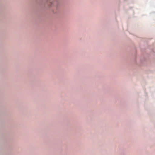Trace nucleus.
<instances>
[{
	"label": "nucleus",
	"mask_w": 155,
	"mask_h": 155,
	"mask_svg": "<svg viewBox=\"0 0 155 155\" xmlns=\"http://www.w3.org/2000/svg\"><path fill=\"white\" fill-rule=\"evenodd\" d=\"M48 2L50 4L49 6L50 7L56 5L57 4L56 0H48Z\"/></svg>",
	"instance_id": "f257e3e1"
}]
</instances>
